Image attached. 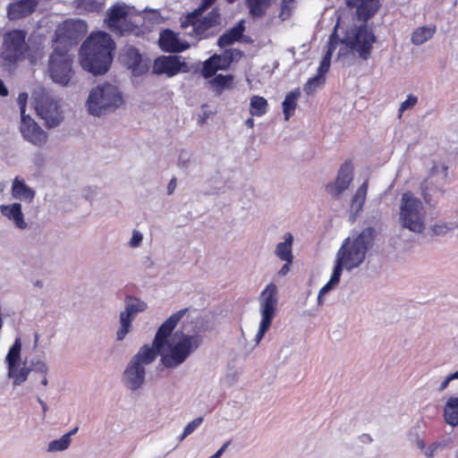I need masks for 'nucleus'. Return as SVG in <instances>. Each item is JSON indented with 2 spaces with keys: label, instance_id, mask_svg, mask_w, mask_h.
<instances>
[{
  "label": "nucleus",
  "instance_id": "53",
  "mask_svg": "<svg viewBox=\"0 0 458 458\" xmlns=\"http://www.w3.org/2000/svg\"><path fill=\"white\" fill-rule=\"evenodd\" d=\"M37 401L38 402V403L40 404L41 408H42V411H43V413L44 415L47 413V411H48V406L47 404L46 403L45 401H43L39 396L37 397Z\"/></svg>",
  "mask_w": 458,
  "mask_h": 458
},
{
  "label": "nucleus",
  "instance_id": "38",
  "mask_svg": "<svg viewBox=\"0 0 458 458\" xmlns=\"http://www.w3.org/2000/svg\"><path fill=\"white\" fill-rule=\"evenodd\" d=\"M232 81V75L218 74L209 81V83L218 93H221L222 90L228 87Z\"/></svg>",
  "mask_w": 458,
  "mask_h": 458
},
{
  "label": "nucleus",
  "instance_id": "37",
  "mask_svg": "<svg viewBox=\"0 0 458 458\" xmlns=\"http://www.w3.org/2000/svg\"><path fill=\"white\" fill-rule=\"evenodd\" d=\"M72 442V438H69L68 436H62L59 439L53 440L48 443L47 452H61L66 450Z\"/></svg>",
  "mask_w": 458,
  "mask_h": 458
},
{
  "label": "nucleus",
  "instance_id": "1",
  "mask_svg": "<svg viewBox=\"0 0 458 458\" xmlns=\"http://www.w3.org/2000/svg\"><path fill=\"white\" fill-rule=\"evenodd\" d=\"M187 311V309H182L171 315L158 327L150 345L155 352V359L159 355L160 363L165 369L179 368L202 343V336L199 335H187L179 330L173 333Z\"/></svg>",
  "mask_w": 458,
  "mask_h": 458
},
{
  "label": "nucleus",
  "instance_id": "24",
  "mask_svg": "<svg viewBox=\"0 0 458 458\" xmlns=\"http://www.w3.org/2000/svg\"><path fill=\"white\" fill-rule=\"evenodd\" d=\"M39 0H20L8 6V17L12 20L20 19L30 14Z\"/></svg>",
  "mask_w": 458,
  "mask_h": 458
},
{
  "label": "nucleus",
  "instance_id": "7",
  "mask_svg": "<svg viewBox=\"0 0 458 458\" xmlns=\"http://www.w3.org/2000/svg\"><path fill=\"white\" fill-rule=\"evenodd\" d=\"M155 352L150 344H143L130 359L122 377L123 386L131 390L140 389L146 381V367L155 361Z\"/></svg>",
  "mask_w": 458,
  "mask_h": 458
},
{
  "label": "nucleus",
  "instance_id": "8",
  "mask_svg": "<svg viewBox=\"0 0 458 458\" xmlns=\"http://www.w3.org/2000/svg\"><path fill=\"white\" fill-rule=\"evenodd\" d=\"M426 216L422 201L411 192H404L399 205V223L402 227L414 233H421L426 229Z\"/></svg>",
  "mask_w": 458,
  "mask_h": 458
},
{
  "label": "nucleus",
  "instance_id": "30",
  "mask_svg": "<svg viewBox=\"0 0 458 458\" xmlns=\"http://www.w3.org/2000/svg\"><path fill=\"white\" fill-rule=\"evenodd\" d=\"M444 417L451 426L458 425V397H450L445 406Z\"/></svg>",
  "mask_w": 458,
  "mask_h": 458
},
{
  "label": "nucleus",
  "instance_id": "43",
  "mask_svg": "<svg viewBox=\"0 0 458 458\" xmlns=\"http://www.w3.org/2000/svg\"><path fill=\"white\" fill-rule=\"evenodd\" d=\"M445 442H436V443H433L425 451V455H427L428 457L432 458L434 456V454L437 450L443 449V448H445Z\"/></svg>",
  "mask_w": 458,
  "mask_h": 458
},
{
  "label": "nucleus",
  "instance_id": "51",
  "mask_svg": "<svg viewBox=\"0 0 458 458\" xmlns=\"http://www.w3.org/2000/svg\"><path fill=\"white\" fill-rule=\"evenodd\" d=\"M27 98H28L27 93H21L18 96L17 101L20 105L21 109L22 108V106L25 108V104H26Z\"/></svg>",
  "mask_w": 458,
  "mask_h": 458
},
{
  "label": "nucleus",
  "instance_id": "47",
  "mask_svg": "<svg viewBox=\"0 0 458 458\" xmlns=\"http://www.w3.org/2000/svg\"><path fill=\"white\" fill-rule=\"evenodd\" d=\"M216 0H201L200 5L194 11H199V13H203L209 6H211Z\"/></svg>",
  "mask_w": 458,
  "mask_h": 458
},
{
  "label": "nucleus",
  "instance_id": "28",
  "mask_svg": "<svg viewBox=\"0 0 458 458\" xmlns=\"http://www.w3.org/2000/svg\"><path fill=\"white\" fill-rule=\"evenodd\" d=\"M245 30L244 21H240L234 27L224 33L217 40L220 47H228L238 41Z\"/></svg>",
  "mask_w": 458,
  "mask_h": 458
},
{
  "label": "nucleus",
  "instance_id": "36",
  "mask_svg": "<svg viewBox=\"0 0 458 458\" xmlns=\"http://www.w3.org/2000/svg\"><path fill=\"white\" fill-rule=\"evenodd\" d=\"M219 60L218 55H214L204 63L202 74L205 78L212 77L218 70H225V64H216V62Z\"/></svg>",
  "mask_w": 458,
  "mask_h": 458
},
{
  "label": "nucleus",
  "instance_id": "58",
  "mask_svg": "<svg viewBox=\"0 0 458 458\" xmlns=\"http://www.w3.org/2000/svg\"><path fill=\"white\" fill-rule=\"evenodd\" d=\"M77 431H78V428L76 427L73 429H72L71 431H69L68 433L64 434V436H68V437L71 438V437L72 435H74Z\"/></svg>",
  "mask_w": 458,
  "mask_h": 458
},
{
  "label": "nucleus",
  "instance_id": "42",
  "mask_svg": "<svg viewBox=\"0 0 458 458\" xmlns=\"http://www.w3.org/2000/svg\"><path fill=\"white\" fill-rule=\"evenodd\" d=\"M81 195L85 199L92 201L98 195V188L95 186L84 187L81 190Z\"/></svg>",
  "mask_w": 458,
  "mask_h": 458
},
{
  "label": "nucleus",
  "instance_id": "19",
  "mask_svg": "<svg viewBox=\"0 0 458 458\" xmlns=\"http://www.w3.org/2000/svg\"><path fill=\"white\" fill-rule=\"evenodd\" d=\"M352 179V167L351 164L344 163L338 171L335 183L327 185V191L334 197H339L348 189Z\"/></svg>",
  "mask_w": 458,
  "mask_h": 458
},
{
  "label": "nucleus",
  "instance_id": "21",
  "mask_svg": "<svg viewBox=\"0 0 458 458\" xmlns=\"http://www.w3.org/2000/svg\"><path fill=\"white\" fill-rule=\"evenodd\" d=\"M158 43L162 50L169 53H180L190 47L186 41L182 40L176 33L170 30H165L160 34Z\"/></svg>",
  "mask_w": 458,
  "mask_h": 458
},
{
  "label": "nucleus",
  "instance_id": "52",
  "mask_svg": "<svg viewBox=\"0 0 458 458\" xmlns=\"http://www.w3.org/2000/svg\"><path fill=\"white\" fill-rule=\"evenodd\" d=\"M176 187V180L173 178L167 186L168 194H172Z\"/></svg>",
  "mask_w": 458,
  "mask_h": 458
},
{
  "label": "nucleus",
  "instance_id": "62",
  "mask_svg": "<svg viewBox=\"0 0 458 458\" xmlns=\"http://www.w3.org/2000/svg\"><path fill=\"white\" fill-rule=\"evenodd\" d=\"M417 445H418V447H419V448H420V449H423V448L425 447V445H424V443H423V441H422V440H418V441H417Z\"/></svg>",
  "mask_w": 458,
  "mask_h": 458
},
{
  "label": "nucleus",
  "instance_id": "13",
  "mask_svg": "<svg viewBox=\"0 0 458 458\" xmlns=\"http://www.w3.org/2000/svg\"><path fill=\"white\" fill-rule=\"evenodd\" d=\"M147 309V303L136 297L127 296L124 310L119 315V327L116 331V341L122 342L132 330V321L138 313Z\"/></svg>",
  "mask_w": 458,
  "mask_h": 458
},
{
  "label": "nucleus",
  "instance_id": "14",
  "mask_svg": "<svg viewBox=\"0 0 458 458\" xmlns=\"http://www.w3.org/2000/svg\"><path fill=\"white\" fill-rule=\"evenodd\" d=\"M35 108L48 128L57 127L64 120V112L59 102L47 93H42L37 98Z\"/></svg>",
  "mask_w": 458,
  "mask_h": 458
},
{
  "label": "nucleus",
  "instance_id": "31",
  "mask_svg": "<svg viewBox=\"0 0 458 458\" xmlns=\"http://www.w3.org/2000/svg\"><path fill=\"white\" fill-rule=\"evenodd\" d=\"M436 33L435 26H422L417 28L411 34V43L420 46L430 39Z\"/></svg>",
  "mask_w": 458,
  "mask_h": 458
},
{
  "label": "nucleus",
  "instance_id": "35",
  "mask_svg": "<svg viewBox=\"0 0 458 458\" xmlns=\"http://www.w3.org/2000/svg\"><path fill=\"white\" fill-rule=\"evenodd\" d=\"M267 101L263 97L254 96L250 98V113L251 115L261 116L267 113Z\"/></svg>",
  "mask_w": 458,
  "mask_h": 458
},
{
  "label": "nucleus",
  "instance_id": "9",
  "mask_svg": "<svg viewBox=\"0 0 458 458\" xmlns=\"http://www.w3.org/2000/svg\"><path fill=\"white\" fill-rule=\"evenodd\" d=\"M181 26L187 36L196 40L208 38L216 35L220 26V14L212 10L207 16L202 17L199 11H193L182 18Z\"/></svg>",
  "mask_w": 458,
  "mask_h": 458
},
{
  "label": "nucleus",
  "instance_id": "48",
  "mask_svg": "<svg viewBox=\"0 0 458 458\" xmlns=\"http://www.w3.org/2000/svg\"><path fill=\"white\" fill-rule=\"evenodd\" d=\"M284 266L278 271V275L280 276H286L290 272L291 267H292V264H293V260L284 261Z\"/></svg>",
  "mask_w": 458,
  "mask_h": 458
},
{
  "label": "nucleus",
  "instance_id": "39",
  "mask_svg": "<svg viewBox=\"0 0 458 458\" xmlns=\"http://www.w3.org/2000/svg\"><path fill=\"white\" fill-rule=\"evenodd\" d=\"M456 223H437L433 225L430 228L432 233L437 236H444L451 231H454L457 228Z\"/></svg>",
  "mask_w": 458,
  "mask_h": 458
},
{
  "label": "nucleus",
  "instance_id": "11",
  "mask_svg": "<svg viewBox=\"0 0 458 458\" xmlns=\"http://www.w3.org/2000/svg\"><path fill=\"white\" fill-rule=\"evenodd\" d=\"M72 57L68 53L66 47H55L49 56L47 69L49 76L54 82L63 86L68 85L72 77Z\"/></svg>",
  "mask_w": 458,
  "mask_h": 458
},
{
  "label": "nucleus",
  "instance_id": "59",
  "mask_svg": "<svg viewBox=\"0 0 458 458\" xmlns=\"http://www.w3.org/2000/svg\"><path fill=\"white\" fill-rule=\"evenodd\" d=\"M34 286L41 288L43 287V282L40 280H36L33 282Z\"/></svg>",
  "mask_w": 458,
  "mask_h": 458
},
{
  "label": "nucleus",
  "instance_id": "41",
  "mask_svg": "<svg viewBox=\"0 0 458 458\" xmlns=\"http://www.w3.org/2000/svg\"><path fill=\"white\" fill-rule=\"evenodd\" d=\"M418 98L413 95H409L405 101L402 102L399 112L400 115L407 109L411 108L417 104Z\"/></svg>",
  "mask_w": 458,
  "mask_h": 458
},
{
  "label": "nucleus",
  "instance_id": "40",
  "mask_svg": "<svg viewBox=\"0 0 458 458\" xmlns=\"http://www.w3.org/2000/svg\"><path fill=\"white\" fill-rule=\"evenodd\" d=\"M203 418L199 417L191 420L183 428L182 434L179 437V442L184 440L188 436H190L199 425L202 423Z\"/></svg>",
  "mask_w": 458,
  "mask_h": 458
},
{
  "label": "nucleus",
  "instance_id": "29",
  "mask_svg": "<svg viewBox=\"0 0 458 458\" xmlns=\"http://www.w3.org/2000/svg\"><path fill=\"white\" fill-rule=\"evenodd\" d=\"M421 195L426 203L431 204L435 201V199L443 193L440 187L436 185L432 178L425 180L420 186Z\"/></svg>",
  "mask_w": 458,
  "mask_h": 458
},
{
  "label": "nucleus",
  "instance_id": "20",
  "mask_svg": "<svg viewBox=\"0 0 458 458\" xmlns=\"http://www.w3.org/2000/svg\"><path fill=\"white\" fill-rule=\"evenodd\" d=\"M183 64L180 61V56H160L154 62L153 72L157 74H165L172 77L181 71Z\"/></svg>",
  "mask_w": 458,
  "mask_h": 458
},
{
  "label": "nucleus",
  "instance_id": "5",
  "mask_svg": "<svg viewBox=\"0 0 458 458\" xmlns=\"http://www.w3.org/2000/svg\"><path fill=\"white\" fill-rule=\"evenodd\" d=\"M336 38H338L337 36ZM375 40V35L366 25L353 26L346 30L340 40L337 39L342 47L336 58L349 60L352 56L357 55L363 60H368L371 55L372 45Z\"/></svg>",
  "mask_w": 458,
  "mask_h": 458
},
{
  "label": "nucleus",
  "instance_id": "44",
  "mask_svg": "<svg viewBox=\"0 0 458 458\" xmlns=\"http://www.w3.org/2000/svg\"><path fill=\"white\" fill-rule=\"evenodd\" d=\"M143 236L142 233L139 231L134 230L132 233V236L130 241V246L131 248H137L141 244Z\"/></svg>",
  "mask_w": 458,
  "mask_h": 458
},
{
  "label": "nucleus",
  "instance_id": "33",
  "mask_svg": "<svg viewBox=\"0 0 458 458\" xmlns=\"http://www.w3.org/2000/svg\"><path fill=\"white\" fill-rule=\"evenodd\" d=\"M273 0H246L250 13L253 17L265 15Z\"/></svg>",
  "mask_w": 458,
  "mask_h": 458
},
{
  "label": "nucleus",
  "instance_id": "23",
  "mask_svg": "<svg viewBox=\"0 0 458 458\" xmlns=\"http://www.w3.org/2000/svg\"><path fill=\"white\" fill-rule=\"evenodd\" d=\"M349 6L356 7L359 20L366 22L378 9V0H346Z\"/></svg>",
  "mask_w": 458,
  "mask_h": 458
},
{
  "label": "nucleus",
  "instance_id": "57",
  "mask_svg": "<svg viewBox=\"0 0 458 458\" xmlns=\"http://www.w3.org/2000/svg\"><path fill=\"white\" fill-rule=\"evenodd\" d=\"M246 125L249 127V128H252L254 126V119L253 118H248L247 121H246Z\"/></svg>",
  "mask_w": 458,
  "mask_h": 458
},
{
  "label": "nucleus",
  "instance_id": "15",
  "mask_svg": "<svg viewBox=\"0 0 458 458\" xmlns=\"http://www.w3.org/2000/svg\"><path fill=\"white\" fill-rule=\"evenodd\" d=\"M337 24L335 26L334 31L330 35L326 46V53L322 58L320 65L318 69V75L310 79L304 86V91L307 94H312L319 88L325 81L324 74L327 72L330 67L332 55L337 47L336 38Z\"/></svg>",
  "mask_w": 458,
  "mask_h": 458
},
{
  "label": "nucleus",
  "instance_id": "55",
  "mask_svg": "<svg viewBox=\"0 0 458 458\" xmlns=\"http://www.w3.org/2000/svg\"><path fill=\"white\" fill-rule=\"evenodd\" d=\"M39 338H40V335L38 333H35L34 334V342H33V349L34 350L38 347Z\"/></svg>",
  "mask_w": 458,
  "mask_h": 458
},
{
  "label": "nucleus",
  "instance_id": "18",
  "mask_svg": "<svg viewBox=\"0 0 458 458\" xmlns=\"http://www.w3.org/2000/svg\"><path fill=\"white\" fill-rule=\"evenodd\" d=\"M86 31L87 25L82 21H65L56 31V41L62 43L65 42V38H67L69 45H76Z\"/></svg>",
  "mask_w": 458,
  "mask_h": 458
},
{
  "label": "nucleus",
  "instance_id": "3",
  "mask_svg": "<svg viewBox=\"0 0 458 458\" xmlns=\"http://www.w3.org/2000/svg\"><path fill=\"white\" fill-rule=\"evenodd\" d=\"M114 48V42L107 33L91 34L81 47V67L94 75L106 72L113 60Z\"/></svg>",
  "mask_w": 458,
  "mask_h": 458
},
{
  "label": "nucleus",
  "instance_id": "16",
  "mask_svg": "<svg viewBox=\"0 0 458 458\" xmlns=\"http://www.w3.org/2000/svg\"><path fill=\"white\" fill-rule=\"evenodd\" d=\"M25 36L22 30H13L5 34L3 53L4 59L13 63L23 54Z\"/></svg>",
  "mask_w": 458,
  "mask_h": 458
},
{
  "label": "nucleus",
  "instance_id": "60",
  "mask_svg": "<svg viewBox=\"0 0 458 458\" xmlns=\"http://www.w3.org/2000/svg\"><path fill=\"white\" fill-rule=\"evenodd\" d=\"M187 163H188V160H183L182 159V155L180 157V164L182 167H187Z\"/></svg>",
  "mask_w": 458,
  "mask_h": 458
},
{
  "label": "nucleus",
  "instance_id": "45",
  "mask_svg": "<svg viewBox=\"0 0 458 458\" xmlns=\"http://www.w3.org/2000/svg\"><path fill=\"white\" fill-rule=\"evenodd\" d=\"M293 0H282V16H288L293 9Z\"/></svg>",
  "mask_w": 458,
  "mask_h": 458
},
{
  "label": "nucleus",
  "instance_id": "56",
  "mask_svg": "<svg viewBox=\"0 0 458 458\" xmlns=\"http://www.w3.org/2000/svg\"><path fill=\"white\" fill-rule=\"evenodd\" d=\"M8 90L4 85L3 81L0 80V95L1 96H7Z\"/></svg>",
  "mask_w": 458,
  "mask_h": 458
},
{
  "label": "nucleus",
  "instance_id": "34",
  "mask_svg": "<svg viewBox=\"0 0 458 458\" xmlns=\"http://www.w3.org/2000/svg\"><path fill=\"white\" fill-rule=\"evenodd\" d=\"M121 58L129 68H135L141 60V56L138 49L133 47L124 48L121 54Z\"/></svg>",
  "mask_w": 458,
  "mask_h": 458
},
{
  "label": "nucleus",
  "instance_id": "25",
  "mask_svg": "<svg viewBox=\"0 0 458 458\" xmlns=\"http://www.w3.org/2000/svg\"><path fill=\"white\" fill-rule=\"evenodd\" d=\"M11 192L13 198L27 203L32 202L36 195L35 191L26 184L24 179L19 176L13 179Z\"/></svg>",
  "mask_w": 458,
  "mask_h": 458
},
{
  "label": "nucleus",
  "instance_id": "22",
  "mask_svg": "<svg viewBox=\"0 0 458 458\" xmlns=\"http://www.w3.org/2000/svg\"><path fill=\"white\" fill-rule=\"evenodd\" d=\"M0 212L2 216L12 221L15 227L21 230H25L28 224L24 219V214L21 210V204L14 202L12 204H3L0 206Z\"/></svg>",
  "mask_w": 458,
  "mask_h": 458
},
{
  "label": "nucleus",
  "instance_id": "61",
  "mask_svg": "<svg viewBox=\"0 0 458 458\" xmlns=\"http://www.w3.org/2000/svg\"><path fill=\"white\" fill-rule=\"evenodd\" d=\"M449 379H458V370L449 375Z\"/></svg>",
  "mask_w": 458,
  "mask_h": 458
},
{
  "label": "nucleus",
  "instance_id": "6",
  "mask_svg": "<svg viewBox=\"0 0 458 458\" xmlns=\"http://www.w3.org/2000/svg\"><path fill=\"white\" fill-rule=\"evenodd\" d=\"M119 89L111 83H99L89 91L86 101L88 112L94 116L112 113L123 104Z\"/></svg>",
  "mask_w": 458,
  "mask_h": 458
},
{
  "label": "nucleus",
  "instance_id": "4",
  "mask_svg": "<svg viewBox=\"0 0 458 458\" xmlns=\"http://www.w3.org/2000/svg\"><path fill=\"white\" fill-rule=\"evenodd\" d=\"M21 353V340L20 337H17L5 357L8 377L13 379V386H21L28 379L29 374L33 372L34 376L38 375L40 377L41 385L47 386L48 385L47 375L49 371L47 362L38 357L32 358L30 360L26 359L22 361Z\"/></svg>",
  "mask_w": 458,
  "mask_h": 458
},
{
  "label": "nucleus",
  "instance_id": "63",
  "mask_svg": "<svg viewBox=\"0 0 458 458\" xmlns=\"http://www.w3.org/2000/svg\"><path fill=\"white\" fill-rule=\"evenodd\" d=\"M228 3H233L234 0H226Z\"/></svg>",
  "mask_w": 458,
  "mask_h": 458
},
{
  "label": "nucleus",
  "instance_id": "50",
  "mask_svg": "<svg viewBox=\"0 0 458 458\" xmlns=\"http://www.w3.org/2000/svg\"><path fill=\"white\" fill-rule=\"evenodd\" d=\"M229 445V442L225 443L212 456L209 458H220L223 453L225 451Z\"/></svg>",
  "mask_w": 458,
  "mask_h": 458
},
{
  "label": "nucleus",
  "instance_id": "10",
  "mask_svg": "<svg viewBox=\"0 0 458 458\" xmlns=\"http://www.w3.org/2000/svg\"><path fill=\"white\" fill-rule=\"evenodd\" d=\"M259 311L261 320L259 331L255 336V344H259L264 337L266 332L271 326L276 317L278 305V291L277 286L274 283L268 284L259 295Z\"/></svg>",
  "mask_w": 458,
  "mask_h": 458
},
{
  "label": "nucleus",
  "instance_id": "2",
  "mask_svg": "<svg viewBox=\"0 0 458 458\" xmlns=\"http://www.w3.org/2000/svg\"><path fill=\"white\" fill-rule=\"evenodd\" d=\"M374 233L372 227H366L359 234L344 240L335 254L330 279L318 293V305L323 303V296L338 285L343 270L352 271L363 264L367 252L373 244Z\"/></svg>",
  "mask_w": 458,
  "mask_h": 458
},
{
  "label": "nucleus",
  "instance_id": "17",
  "mask_svg": "<svg viewBox=\"0 0 458 458\" xmlns=\"http://www.w3.org/2000/svg\"><path fill=\"white\" fill-rule=\"evenodd\" d=\"M21 132L23 138L35 146H42L47 140V133L21 108Z\"/></svg>",
  "mask_w": 458,
  "mask_h": 458
},
{
  "label": "nucleus",
  "instance_id": "49",
  "mask_svg": "<svg viewBox=\"0 0 458 458\" xmlns=\"http://www.w3.org/2000/svg\"><path fill=\"white\" fill-rule=\"evenodd\" d=\"M218 58L220 59L219 61H216V64H225V70L229 66L230 63H231V58L225 55V56H221V55H218Z\"/></svg>",
  "mask_w": 458,
  "mask_h": 458
},
{
  "label": "nucleus",
  "instance_id": "12",
  "mask_svg": "<svg viewBox=\"0 0 458 458\" xmlns=\"http://www.w3.org/2000/svg\"><path fill=\"white\" fill-rule=\"evenodd\" d=\"M140 21V15L134 14V8L125 4L114 5L108 13V26L121 35L137 27Z\"/></svg>",
  "mask_w": 458,
  "mask_h": 458
},
{
  "label": "nucleus",
  "instance_id": "32",
  "mask_svg": "<svg viewBox=\"0 0 458 458\" xmlns=\"http://www.w3.org/2000/svg\"><path fill=\"white\" fill-rule=\"evenodd\" d=\"M300 96L301 92L299 89L293 90L285 96L283 101V111L286 121L293 114Z\"/></svg>",
  "mask_w": 458,
  "mask_h": 458
},
{
  "label": "nucleus",
  "instance_id": "26",
  "mask_svg": "<svg viewBox=\"0 0 458 458\" xmlns=\"http://www.w3.org/2000/svg\"><path fill=\"white\" fill-rule=\"evenodd\" d=\"M368 191V182L365 181L352 196L350 205V219L353 222L362 210Z\"/></svg>",
  "mask_w": 458,
  "mask_h": 458
},
{
  "label": "nucleus",
  "instance_id": "46",
  "mask_svg": "<svg viewBox=\"0 0 458 458\" xmlns=\"http://www.w3.org/2000/svg\"><path fill=\"white\" fill-rule=\"evenodd\" d=\"M238 377L237 372L228 373L225 376L224 382L228 386H233L237 382Z\"/></svg>",
  "mask_w": 458,
  "mask_h": 458
},
{
  "label": "nucleus",
  "instance_id": "27",
  "mask_svg": "<svg viewBox=\"0 0 458 458\" xmlns=\"http://www.w3.org/2000/svg\"><path fill=\"white\" fill-rule=\"evenodd\" d=\"M293 237L291 233L284 234V242H278L275 248V255L282 261L293 260Z\"/></svg>",
  "mask_w": 458,
  "mask_h": 458
},
{
  "label": "nucleus",
  "instance_id": "54",
  "mask_svg": "<svg viewBox=\"0 0 458 458\" xmlns=\"http://www.w3.org/2000/svg\"><path fill=\"white\" fill-rule=\"evenodd\" d=\"M451 381L452 379H449V376L446 377L445 379L440 384L439 391H443L444 389H445Z\"/></svg>",
  "mask_w": 458,
  "mask_h": 458
}]
</instances>
